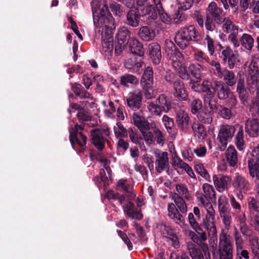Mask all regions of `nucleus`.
I'll use <instances>...</instances> for the list:
<instances>
[{"instance_id":"9d476101","label":"nucleus","mask_w":259,"mask_h":259,"mask_svg":"<svg viewBox=\"0 0 259 259\" xmlns=\"http://www.w3.org/2000/svg\"><path fill=\"white\" fill-rule=\"evenodd\" d=\"M198 200L200 202L201 204L205 207H209L212 208V206L210 202V200L205 197V195L201 194L200 196L197 197ZM207 214L206 215L205 219H204L203 224L204 227L207 229L212 231H216V228L214 224L213 221L214 220V211L212 209L211 210H207Z\"/></svg>"},{"instance_id":"e2e57ef3","label":"nucleus","mask_w":259,"mask_h":259,"mask_svg":"<svg viewBox=\"0 0 259 259\" xmlns=\"http://www.w3.org/2000/svg\"><path fill=\"white\" fill-rule=\"evenodd\" d=\"M165 238L166 241L169 242L175 248H178L180 247L179 239L176 233L172 234L171 236L165 237Z\"/></svg>"},{"instance_id":"bb28decb","label":"nucleus","mask_w":259,"mask_h":259,"mask_svg":"<svg viewBox=\"0 0 259 259\" xmlns=\"http://www.w3.org/2000/svg\"><path fill=\"white\" fill-rule=\"evenodd\" d=\"M156 158L155 161L156 170L161 173L168 165V154L166 152L155 153Z\"/></svg>"},{"instance_id":"473e14b6","label":"nucleus","mask_w":259,"mask_h":259,"mask_svg":"<svg viewBox=\"0 0 259 259\" xmlns=\"http://www.w3.org/2000/svg\"><path fill=\"white\" fill-rule=\"evenodd\" d=\"M142 93L140 90L131 93V109L136 111L139 109L142 104Z\"/></svg>"},{"instance_id":"423d86ee","label":"nucleus","mask_w":259,"mask_h":259,"mask_svg":"<svg viewBox=\"0 0 259 259\" xmlns=\"http://www.w3.org/2000/svg\"><path fill=\"white\" fill-rule=\"evenodd\" d=\"M94 24L97 27H105L107 29H112L114 27V19L109 11L107 4H104L97 12V16L93 10Z\"/></svg>"},{"instance_id":"f257e3e1","label":"nucleus","mask_w":259,"mask_h":259,"mask_svg":"<svg viewBox=\"0 0 259 259\" xmlns=\"http://www.w3.org/2000/svg\"><path fill=\"white\" fill-rule=\"evenodd\" d=\"M202 36L195 26L191 25L181 28L177 33L175 40L178 47L185 49L192 41L196 42L202 40Z\"/></svg>"},{"instance_id":"5701e85b","label":"nucleus","mask_w":259,"mask_h":259,"mask_svg":"<svg viewBox=\"0 0 259 259\" xmlns=\"http://www.w3.org/2000/svg\"><path fill=\"white\" fill-rule=\"evenodd\" d=\"M174 96L179 101H185L188 99V94L185 87L184 83L179 80L178 82H175L173 85Z\"/></svg>"},{"instance_id":"9b49d317","label":"nucleus","mask_w":259,"mask_h":259,"mask_svg":"<svg viewBox=\"0 0 259 259\" xmlns=\"http://www.w3.org/2000/svg\"><path fill=\"white\" fill-rule=\"evenodd\" d=\"M218 55L222 63L228 65L230 69H233L239 62L238 53L233 51L230 46H227L221 52H218Z\"/></svg>"},{"instance_id":"de8ad7c7","label":"nucleus","mask_w":259,"mask_h":259,"mask_svg":"<svg viewBox=\"0 0 259 259\" xmlns=\"http://www.w3.org/2000/svg\"><path fill=\"white\" fill-rule=\"evenodd\" d=\"M223 22V29L224 32L229 33L232 31H238V27L229 18H224Z\"/></svg>"},{"instance_id":"6e6552de","label":"nucleus","mask_w":259,"mask_h":259,"mask_svg":"<svg viewBox=\"0 0 259 259\" xmlns=\"http://www.w3.org/2000/svg\"><path fill=\"white\" fill-rule=\"evenodd\" d=\"M108 128H97L91 131L92 143L99 150H103L105 147L107 138L109 136Z\"/></svg>"},{"instance_id":"49530a36","label":"nucleus","mask_w":259,"mask_h":259,"mask_svg":"<svg viewBox=\"0 0 259 259\" xmlns=\"http://www.w3.org/2000/svg\"><path fill=\"white\" fill-rule=\"evenodd\" d=\"M176 189L180 196L181 195L182 197L184 196L185 199L189 201L191 200L192 197L185 184L182 183L177 184L176 185Z\"/></svg>"},{"instance_id":"393cba45","label":"nucleus","mask_w":259,"mask_h":259,"mask_svg":"<svg viewBox=\"0 0 259 259\" xmlns=\"http://www.w3.org/2000/svg\"><path fill=\"white\" fill-rule=\"evenodd\" d=\"M245 130L251 137H257L259 133V122L257 119H248L245 121Z\"/></svg>"},{"instance_id":"2eb2a0df","label":"nucleus","mask_w":259,"mask_h":259,"mask_svg":"<svg viewBox=\"0 0 259 259\" xmlns=\"http://www.w3.org/2000/svg\"><path fill=\"white\" fill-rule=\"evenodd\" d=\"M69 141L74 150L76 149L75 145H76L79 148V152L84 153L87 149V137L84 133L69 132Z\"/></svg>"},{"instance_id":"f8f14e48","label":"nucleus","mask_w":259,"mask_h":259,"mask_svg":"<svg viewBox=\"0 0 259 259\" xmlns=\"http://www.w3.org/2000/svg\"><path fill=\"white\" fill-rule=\"evenodd\" d=\"M117 41L115 43V52L118 55H119L123 50L129 48L128 42L130 41V31L126 27H122L119 30L117 34Z\"/></svg>"},{"instance_id":"a211bd4d","label":"nucleus","mask_w":259,"mask_h":259,"mask_svg":"<svg viewBox=\"0 0 259 259\" xmlns=\"http://www.w3.org/2000/svg\"><path fill=\"white\" fill-rule=\"evenodd\" d=\"M133 120L134 125L140 131L148 130L155 127V123L151 122L150 123L143 116V114L141 110L137 112L133 113Z\"/></svg>"},{"instance_id":"72a5a7b5","label":"nucleus","mask_w":259,"mask_h":259,"mask_svg":"<svg viewBox=\"0 0 259 259\" xmlns=\"http://www.w3.org/2000/svg\"><path fill=\"white\" fill-rule=\"evenodd\" d=\"M187 249L191 259H204L202 251L197 245L188 242Z\"/></svg>"},{"instance_id":"ddd939ff","label":"nucleus","mask_w":259,"mask_h":259,"mask_svg":"<svg viewBox=\"0 0 259 259\" xmlns=\"http://www.w3.org/2000/svg\"><path fill=\"white\" fill-rule=\"evenodd\" d=\"M164 49L167 56L173 61V66H179V61L177 60L182 57V54L175 44L170 39H166L164 41Z\"/></svg>"},{"instance_id":"6ab92c4d","label":"nucleus","mask_w":259,"mask_h":259,"mask_svg":"<svg viewBox=\"0 0 259 259\" xmlns=\"http://www.w3.org/2000/svg\"><path fill=\"white\" fill-rule=\"evenodd\" d=\"M203 68L199 64H191L188 67V71L190 75L191 83L192 85L200 84L198 83L202 79L203 76Z\"/></svg>"},{"instance_id":"1a4fd4ad","label":"nucleus","mask_w":259,"mask_h":259,"mask_svg":"<svg viewBox=\"0 0 259 259\" xmlns=\"http://www.w3.org/2000/svg\"><path fill=\"white\" fill-rule=\"evenodd\" d=\"M143 87L145 98L147 99H151L153 93V70L151 67L148 66L144 70L140 81Z\"/></svg>"},{"instance_id":"09e8293b","label":"nucleus","mask_w":259,"mask_h":259,"mask_svg":"<svg viewBox=\"0 0 259 259\" xmlns=\"http://www.w3.org/2000/svg\"><path fill=\"white\" fill-rule=\"evenodd\" d=\"M114 134L117 138L126 137L128 132L120 122L116 123V126L114 127Z\"/></svg>"},{"instance_id":"0eeeda50","label":"nucleus","mask_w":259,"mask_h":259,"mask_svg":"<svg viewBox=\"0 0 259 259\" xmlns=\"http://www.w3.org/2000/svg\"><path fill=\"white\" fill-rule=\"evenodd\" d=\"M191 87L195 92L205 93L203 107H206L208 110L212 111L213 113L218 110L219 105L218 98L214 96L213 93H211V90L207 88L208 87L202 86L201 83V84H194Z\"/></svg>"},{"instance_id":"cd10ccee","label":"nucleus","mask_w":259,"mask_h":259,"mask_svg":"<svg viewBox=\"0 0 259 259\" xmlns=\"http://www.w3.org/2000/svg\"><path fill=\"white\" fill-rule=\"evenodd\" d=\"M213 181L215 187L219 191H224L228 189L231 178L227 176L214 175Z\"/></svg>"},{"instance_id":"4d7b16f0","label":"nucleus","mask_w":259,"mask_h":259,"mask_svg":"<svg viewBox=\"0 0 259 259\" xmlns=\"http://www.w3.org/2000/svg\"><path fill=\"white\" fill-rule=\"evenodd\" d=\"M195 170L206 180L210 181V178L209 174L201 163L198 164L195 166Z\"/></svg>"},{"instance_id":"dca6fc26","label":"nucleus","mask_w":259,"mask_h":259,"mask_svg":"<svg viewBox=\"0 0 259 259\" xmlns=\"http://www.w3.org/2000/svg\"><path fill=\"white\" fill-rule=\"evenodd\" d=\"M176 122L179 130L184 133H187L192 125L188 114L183 110L176 112Z\"/></svg>"},{"instance_id":"58836bf2","label":"nucleus","mask_w":259,"mask_h":259,"mask_svg":"<svg viewBox=\"0 0 259 259\" xmlns=\"http://www.w3.org/2000/svg\"><path fill=\"white\" fill-rule=\"evenodd\" d=\"M172 199L177 205L178 210L179 209L182 213H186L187 206L183 198L178 193H175L172 195Z\"/></svg>"},{"instance_id":"b1692460","label":"nucleus","mask_w":259,"mask_h":259,"mask_svg":"<svg viewBox=\"0 0 259 259\" xmlns=\"http://www.w3.org/2000/svg\"><path fill=\"white\" fill-rule=\"evenodd\" d=\"M248 243L251 259H252L251 249L253 248L254 246H256V248L259 247V238L257 236H250L248 239ZM237 255L239 259H249L250 257L249 251L246 249L241 250L240 253H237Z\"/></svg>"},{"instance_id":"f03ea898","label":"nucleus","mask_w":259,"mask_h":259,"mask_svg":"<svg viewBox=\"0 0 259 259\" xmlns=\"http://www.w3.org/2000/svg\"><path fill=\"white\" fill-rule=\"evenodd\" d=\"M144 54L142 42L135 38H131V72L138 74L142 73Z\"/></svg>"},{"instance_id":"aec40b11","label":"nucleus","mask_w":259,"mask_h":259,"mask_svg":"<svg viewBox=\"0 0 259 259\" xmlns=\"http://www.w3.org/2000/svg\"><path fill=\"white\" fill-rule=\"evenodd\" d=\"M107 198L108 199H119L124 212L130 217V198L128 195L126 196L124 195L120 196L118 193H114L112 190H109L107 193Z\"/></svg>"},{"instance_id":"2f4dec72","label":"nucleus","mask_w":259,"mask_h":259,"mask_svg":"<svg viewBox=\"0 0 259 259\" xmlns=\"http://www.w3.org/2000/svg\"><path fill=\"white\" fill-rule=\"evenodd\" d=\"M213 113L208 110L206 107H203L196 115L198 119L205 124H210L212 121Z\"/></svg>"},{"instance_id":"7c9ffc66","label":"nucleus","mask_w":259,"mask_h":259,"mask_svg":"<svg viewBox=\"0 0 259 259\" xmlns=\"http://www.w3.org/2000/svg\"><path fill=\"white\" fill-rule=\"evenodd\" d=\"M220 78H223L225 81V84L229 87L233 86L238 79L236 77L235 74L233 71L229 70L226 68L223 69L222 75L219 76Z\"/></svg>"},{"instance_id":"3c124183","label":"nucleus","mask_w":259,"mask_h":259,"mask_svg":"<svg viewBox=\"0 0 259 259\" xmlns=\"http://www.w3.org/2000/svg\"><path fill=\"white\" fill-rule=\"evenodd\" d=\"M191 128L194 132H197L200 137L204 138L207 136V132L205 126L200 123H193Z\"/></svg>"},{"instance_id":"13d9d810","label":"nucleus","mask_w":259,"mask_h":259,"mask_svg":"<svg viewBox=\"0 0 259 259\" xmlns=\"http://www.w3.org/2000/svg\"><path fill=\"white\" fill-rule=\"evenodd\" d=\"M162 122H163L165 128L167 131L170 133L173 132L174 122L172 118L168 117L166 115H164L162 117Z\"/></svg>"},{"instance_id":"7ed1b4c3","label":"nucleus","mask_w":259,"mask_h":259,"mask_svg":"<svg viewBox=\"0 0 259 259\" xmlns=\"http://www.w3.org/2000/svg\"><path fill=\"white\" fill-rule=\"evenodd\" d=\"M233 245L231 237L225 233L219 236L218 252L212 251L213 259H233Z\"/></svg>"},{"instance_id":"a878e982","label":"nucleus","mask_w":259,"mask_h":259,"mask_svg":"<svg viewBox=\"0 0 259 259\" xmlns=\"http://www.w3.org/2000/svg\"><path fill=\"white\" fill-rule=\"evenodd\" d=\"M149 57L153 64H158L161 59L160 46L157 42L150 44L148 46Z\"/></svg>"},{"instance_id":"e433bc0d","label":"nucleus","mask_w":259,"mask_h":259,"mask_svg":"<svg viewBox=\"0 0 259 259\" xmlns=\"http://www.w3.org/2000/svg\"><path fill=\"white\" fill-rule=\"evenodd\" d=\"M140 37L145 41L152 40L155 36L154 30L148 26L142 27L139 31Z\"/></svg>"},{"instance_id":"680f3d73","label":"nucleus","mask_w":259,"mask_h":259,"mask_svg":"<svg viewBox=\"0 0 259 259\" xmlns=\"http://www.w3.org/2000/svg\"><path fill=\"white\" fill-rule=\"evenodd\" d=\"M227 100V105L229 108L232 110H235L238 107V101L236 96L233 93L231 95H230Z\"/></svg>"},{"instance_id":"6e6d98bb","label":"nucleus","mask_w":259,"mask_h":259,"mask_svg":"<svg viewBox=\"0 0 259 259\" xmlns=\"http://www.w3.org/2000/svg\"><path fill=\"white\" fill-rule=\"evenodd\" d=\"M154 103L162 108L168 107V111L171 108L170 104L168 102L166 97L164 95L159 96Z\"/></svg>"},{"instance_id":"774afa93","label":"nucleus","mask_w":259,"mask_h":259,"mask_svg":"<svg viewBox=\"0 0 259 259\" xmlns=\"http://www.w3.org/2000/svg\"><path fill=\"white\" fill-rule=\"evenodd\" d=\"M249 214L252 226L254 227L255 230H259V212L250 213Z\"/></svg>"},{"instance_id":"79ce46f5","label":"nucleus","mask_w":259,"mask_h":259,"mask_svg":"<svg viewBox=\"0 0 259 259\" xmlns=\"http://www.w3.org/2000/svg\"><path fill=\"white\" fill-rule=\"evenodd\" d=\"M237 127L239 128V130L235 136V144L238 149L241 151L245 148L243 130V126L241 125H238Z\"/></svg>"},{"instance_id":"f704fd0d","label":"nucleus","mask_w":259,"mask_h":259,"mask_svg":"<svg viewBox=\"0 0 259 259\" xmlns=\"http://www.w3.org/2000/svg\"><path fill=\"white\" fill-rule=\"evenodd\" d=\"M225 156L227 161L229 164L230 166L234 167L236 165L238 161V158L237 151L234 146H229L225 152Z\"/></svg>"},{"instance_id":"5fc2aeb1","label":"nucleus","mask_w":259,"mask_h":259,"mask_svg":"<svg viewBox=\"0 0 259 259\" xmlns=\"http://www.w3.org/2000/svg\"><path fill=\"white\" fill-rule=\"evenodd\" d=\"M180 5V9L186 11L190 9L194 3L198 4L199 0H176Z\"/></svg>"},{"instance_id":"a19ab883","label":"nucleus","mask_w":259,"mask_h":259,"mask_svg":"<svg viewBox=\"0 0 259 259\" xmlns=\"http://www.w3.org/2000/svg\"><path fill=\"white\" fill-rule=\"evenodd\" d=\"M202 189L207 199H208L212 202H215L217 200L215 192L212 186L209 184L205 183L202 186Z\"/></svg>"},{"instance_id":"f3484780","label":"nucleus","mask_w":259,"mask_h":259,"mask_svg":"<svg viewBox=\"0 0 259 259\" xmlns=\"http://www.w3.org/2000/svg\"><path fill=\"white\" fill-rule=\"evenodd\" d=\"M235 132V128L233 125L223 124L220 126L218 134V139L221 144L226 146L229 141H230Z\"/></svg>"},{"instance_id":"bf43d9fd","label":"nucleus","mask_w":259,"mask_h":259,"mask_svg":"<svg viewBox=\"0 0 259 259\" xmlns=\"http://www.w3.org/2000/svg\"><path fill=\"white\" fill-rule=\"evenodd\" d=\"M232 109L223 105H220V113L221 117L224 119H229L233 116Z\"/></svg>"},{"instance_id":"412c9836","label":"nucleus","mask_w":259,"mask_h":259,"mask_svg":"<svg viewBox=\"0 0 259 259\" xmlns=\"http://www.w3.org/2000/svg\"><path fill=\"white\" fill-rule=\"evenodd\" d=\"M259 70L257 63L252 61L249 66L248 75L247 79L248 84L252 88L256 87L258 83Z\"/></svg>"},{"instance_id":"c85d7f7f","label":"nucleus","mask_w":259,"mask_h":259,"mask_svg":"<svg viewBox=\"0 0 259 259\" xmlns=\"http://www.w3.org/2000/svg\"><path fill=\"white\" fill-rule=\"evenodd\" d=\"M236 92L239 95V98L241 102L245 105L247 103L248 93L245 88L244 78L241 76L239 77L237 80Z\"/></svg>"},{"instance_id":"c9c22d12","label":"nucleus","mask_w":259,"mask_h":259,"mask_svg":"<svg viewBox=\"0 0 259 259\" xmlns=\"http://www.w3.org/2000/svg\"><path fill=\"white\" fill-rule=\"evenodd\" d=\"M71 85V90L76 96L79 97L80 99H88L90 97V94L78 83H70Z\"/></svg>"},{"instance_id":"4be33fe9","label":"nucleus","mask_w":259,"mask_h":259,"mask_svg":"<svg viewBox=\"0 0 259 259\" xmlns=\"http://www.w3.org/2000/svg\"><path fill=\"white\" fill-rule=\"evenodd\" d=\"M232 185L234 189L240 193H246L249 188L248 181L241 175H237L234 178Z\"/></svg>"},{"instance_id":"864d4df0","label":"nucleus","mask_w":259,"mask_h":259,"mask_svg":"<svg viewBox=\"0 0 259 259\" xmlns=\"http://www.w3.org/2000/svg\"><path fill=\"white\" fill-rule=\"evenodd\" d=\"M149 109L152 114L155 115H160L161 112L164 111L166 112L168 111V107L162 108L155 104L154 102H151L149 105Z\"/></svg>"},{"instance_id":"ea45409f","label":"nucleus","mask_w":259,"mask_h":259,"mask_svg":"<svg viewBox=\"0 0 259 259\" xmlns=\"http://www.w3.org/2000/svg\"><path fill=\"white\" fill-rule=\"evenodd\" d=\"M188 104L190 107L191 111L194 115H196L203 108L201 100L197 98L189 99Z\"/></svg>"},{"instance_id":"37998d69","label":"nucleus","mask_w":259,"mask_h":259,"mask_svg":"<svg viewBox=\"0 0 259 259\" xmlns=\"http://www.w3.org/2000/svg\"><path fill=\"white\" fill-rule=\"evenodd\" d=\"M247 204L249 213L259 212V198L257 196L248 197Z\"/></svg>"},{"instance_id":"69168bd1","label":"nucleus","mask_w":259,"mask_h":259,"mask_svg":"<svg viewBox=\"0 0 259 259\" xmlns=\"http://www.w3.org/2000/svg\"><path fill=\"white\" fill-rule=\"evenodd\" d=\"M187 164L184 162L178 156L175 155L172 160L173 167H179L184 168Z\"/></svg>"},{"instance_id":"20e7f679","label":"nucleus","mask_w":259,"mask_h":259,"mask_svg":"<svg viewBox=\"0 0 259 259\" xmlns=\"http://www.w3.org/2000/svg\"><path fill=\"white\" fill-rule=\"evenodd\" d=\"M202 86L208 87L207 88L211 90L214 96L216 94L218 100H226L233 93L229 86L221 80L205 79L202 81Z\"/></svg>"},{"instance_id":"39448f33","label":"nucleus","mask_w":259,"mask_h":259,"mask_svg":"<svg viewBox=\"0 0 259 259\" xmlns=\"http://www.w3.org/2000/svg\"><path fill=\"white\" fill-rule=\"evenodd\" d=\"M155 6L147 5L143 8L139 9L137 6L133 5L131 6V26L136 27L139 25L140 17L148 15V18L152 20H156L157 18L158 12Z\"/></svg>"},{"instance_id":"c756f323","label":"nucleus","mask_w":259,"mask_h":259,"mask_svg":"<svg viewBox=\"0 0 259 259\" xmlns=\"http://www.w3.org/2000/svg\"><path fill=\"white\" fill-rule=\"evenodd\" d=\"M247 164L250 176L254 182L259 181V161L249 158Z\"/></svg>"},{"instance_id":"338daca9","label":"nucleus","mask_w":259,"mask_h":259,"mask_svg":"<svg viewBox=\"0 0 259 259\" xmlns=\"http://www.w3.org/2000/svg\"><path fill=\"white\" fill-rule=\"evenodd\" d=\"M77 117L80 122L89 121L92 120V117L86 113L83 109L78 112Z\"/></svg>"},{"instance_id":"4c0bfd02","label":"nucleus","mask_w":259,"mask_h":259,"mask_svg":"<svg viewBox=\"0 0 259 259\" xmlns=\"http://www.w3.org/2000/svg\"><path fill=\"white\" fill-rule=\"evenodd\" d=\"M240 45L248 51L252 49L254 45V39L249 34L243 33L240 38Z\"/></svg>"},{"instance_id":"603ef678","label":"nucleus","mask_w":259,"mask_h":259,"mask_svg":"<svg viewBox=\"0 0 259 259\" xmlns=\"http://www.w3.org/2000/svg\"><path fill=\"white\" fill-rule=\"evenodd\" d=\"M143 218V215L141 213V208H136L135 209V204L131 201V218L140 221Z\"/></svg>"},{"instance_id":"c03bdc74","label":"nucleus","mask_w":259,"mask_h":259,"mask_svg":"<svg viewBox=\"0 0 259 259\" xmlns=\"http://www.w3.org/2000/svg\"><path fill=\"white\" fill-rule=\"evenodd\" d=\"M155 4L161 21L165 24H170L171 22V18L164 10L161 2Z\"/></svg>"},{"instance_id":"a18cd8bd","label":"nucleus","mask_w":259,"mask_h":259,"mask_svg":"<svg viewBox=\"0 0 259 259\" xmlns=\"http://www.w3.org/2000/svg\"><path fill=\"white\" fill-rule=\"evenodd\" d=\"M218 207L220 215L230 213L229 204L225 197L219 198Z\"/></svg>"},{"instance_id":"8fccbe9b","label":"nucleus","mask_w":259,"mask_h":259,"mask_svg":"<svg viewBox=\"0 0 259 259\" xmlns=\"http://www.w3.org/2000/svg\"><path fill=\"white\" fill-rule=\"evenodd\" d=\"M116 189L119 191L125 192L126 194L124 195L126 196L128 195L130 198L129 184L127 180H119L117 183Z\"/></svg>"},{"instance_id":"052dcab7","label":"nucleus","mask_w":259,"mask_h":259,"mask_svg":"<svg viewBox=\"0 0 259 259\" xmlns=\"http://www.w3.org/2000/svg\"><path fill=\"white\" fill-rule=\"evenodd\" d=\"M180 64V63L179 62V66L177 65V66L179 67L178 73L180 77L184 80H188L189 79H190L191 75H190L188 71V68H187L181 65H179Z\"/></svg>"},{"instance_id":"0e129e2a","label":"nucleus","mask_w":259,"mask_h":259,"mask_svg":"<svg viewBox=\"0 0 259 259\" xmlns=\"http://www.w3.org/2000/svg\"><path fill=\"white\" fill-rule=\"evenodd\" d=\"M182 9H180V7L175 13L174 19L176 23H179L186 19V16L182 12Z\"/></svg>"},{"instance_id":"4468645a","label":"nucleus","mask_w":259,"mask_h":259,"mask_svg":"<svg viewBox=\"0 0 259 259\" xmlns=\"http://www.w3.org/2000/svg\"><path fill=\"white\" fill-rule=\"evenodd\" d=\"M206 18H210L214 20L218 24H221L224 20L223 10L222 8L218 7L215 2H211L206 11Z\"/></svg>"}]
</instances>
